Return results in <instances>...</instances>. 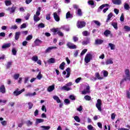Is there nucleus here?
I'll return each instance as SVG.
<instances>
[{
  "label": "nucleus",
  "instance_id": "obj_1",
  "mask_svg": "<svg viewBox=\"0 0 130 130\" xmlns=\"http://www.w3.org/2000/svg\"><path fill=\"white\" fill-rule=\"evenodd\" d=\"M41 11V7H39L38 8V10L36 13V14L34 16V20L35 22H39V21H40V18L39 17V16H40V11Z\"/></svg>",
  "mask_w": 130,
  "mask_h": 130
},
{
  "label": "nucleus",
  "instance_id": "obj_2",
  "mask_svg": "<svg viewBox=\"0 0 130 130\" xmlns=\"http://www.w3.org/2000/svg\"><path fill=\"white\" fill-rule=\"evenodd\" d=\"M125 73V77L124 79H123L121 82L120 84H122V83H123V81H130V72L129 70L128 69H125L124 71Z\"/></svg>",
  "mask_w": 130,
  "mask_h": 130
},
{
  "label": "nucleus",
  "instance_id": "obj_3",
  "mask_svg": "<svg viewBox=\"0 0 130 130\" xmlns=\"http://www.w3.org/2000/svg\"><path fill=\"white\" fill-rule=\"evenodd\" d=\"M51 32H53L54 34H56L57 33L59 36H60L61 37H63V33L59 31V28H53L51 29Z\"/></svg>",
  "mask_w": 130,
  "mask_h": 130
},
{
  "label": "nucleus",
  "instance_id": "obj_4",
  "mask_svg": "<svg viewBox=\"0 0 130 130\" xmlns=\"http://www.w3.org/2000/svg\"><path fill=\"white\" fill-rule=\"evenodd\" d=\"M66 71H63L62 75H63L64 78H70L71 76V68H68L66 70Z\"/></svg>",
  "mask_w": 130,
  "mask_h": 130
},
{
  "label": "nucleus",
  "instance_id": "obj_5",
  "mask_svg": "<svg viewBox=\"0 0 130 130\" xmlns=\"http://www.w3.org/2000/svg\"><path fill=\"white\" fill-rule=\"evenodd\" d=\"M91 59H92V55L91 53H87L85 57L84 61L86 63H88L91 61Z\"/></svg>",
  "mask_w": 130,
  "mask_h": 130
},
{
  "label": "nucleus",
  "instance_id": "obj_6",
  "mask_svg": "<svg viewBox=\"0 0 130 130\" xmlns=\"http://www.w3.org/2000/svg\"><path fill=\"white\" fill-rule=\"evenodd\" d=\"M101 105H102V101L100 99H98L97 101V103L95 104V106L96 108H98V110L100 112L102 111V108H101Z\"/></svg>",
  "mask_w": 130,
  "mask_h": 130
},
{
  "label": "nucleus",
  "instance_id": "obj_7",
  "mask_svg": "<svg viewBox=\"0 0 130 130\" xmlns=\"http://www.w3.org/2000/svg\"><path fill=\"white\" fill-rule=\"evenodd\" d=\"M85 26H86V22L84 21H78L77 23V27L80 29L83 28V27H85Z\"/></svg>",
  "mask_w": 130,
  "mask_h": 130
},
{
  "label": "nucleus",
  "instance_id": "obj_8",
  "mask_svg": "<svg viewBox=\"0 0 130 130\" xmlns=\"http://www.w3.org/2000/svg\"><path fill=\"white\" fill-rule=\"evenodd\" d=\"M22 92H25V89L23 88L22 90L19 91V89H17L13 92L14 96H19L20 94H22Z\"/></svg>",
  "mask_w": 130,
  "mask_h": 130
},
{
  "label": "nucleus",
  "instance_id": "obj_9",
  "mask_svg": "<svg viewBox=\"0 0 130 130\" xmlns=\"http://www.w3.org/2000/svg\"><path fill=\"white\" fill-rule=\"evenodd\" d=\"M67 46L70 49H77V46L71 42L67 43Z\"/></svg>",
  "mask_w": 130,
  "mask_h": 130
},
{
  "label": "nucleus",
  "instance_id": "obj_10",
  "mask_svg": "<svg viewBox=\"0 0 130 130\" xmlns=\"http://www.w3.org/2000/svg\"><path fill=\"white\" fill-rule=\"evenodd\" d=\"M89 93H90V86L89 85H87L86 89H84L82 91V94L83 95H86V94H88Z\"/></svg>",
  "mask_w": 130,
  "mask_h": 130
},
{
  "label": "nucleus",
  "instance_id": "obj_11",
  "mask_svg": "<svg viewBox=\"0 0 130 130\" xmlns=\"http://www.w3.org/2000/svg\"><path fill=\"white\" fill-rule=\"evenodd\" d=\"M108 64H113V58H110L106 60V66H108Z\"/></svg>",
  "mask_w": 130,
  "mask_h": 130
},
{
  "label": "nucleus",
  "instance_id": "obj_12",
  "mask_svg": "<svg viewBox=\"0 0 130 130\" xmlns=\"http://www.w3.org/2000/svg\"><path fill=\"white\" fill-rule=\"evenodd\" d=\"M56 48H57L56 47H49L45 50V53H49V52H50L52 49H56Z\"/></svg>",
  "mask_w": 130,
  "mask_h": 130
},
{
  "label": "nucleus",
  "instance_id": "obj_13",
  "mask_svg": "<svg viewBox=\"0 0 130 130\" xmlns=\"http://www.w3.org/2000/svg\"><path fill=\"white\" fill-rule=\"evenodd\" d=\"M54 18L56 22H59V16L57 15V13L56 12H54L53 13Z\"/></svg>",
  "mask_w": 130,
  "mask_h": 130
},
{
  "label": "nucleus",
  "instance_id": "obj_14",
  "mask_svg": "<svg viewBox=\"0 0 130 130\" xmlns=\"http://www.w3.org/2000/svg\"><path fill=\"white\" fill-rule=\"evenodd\" d=\"M25 97H32L33 96H36V92H34L33 93L31 92H28L27 93L24 94Z\"/></svg>",
  "mask_w": 130,
  "mask_h": 130
},
{
  "label": "nucleus",
  "instance_id": "obj_15",
  "mask_svg": "<svg viewBox=\"0 0 130 130\" xmlns=\"http://www.w3.org/2000/svg\"><path fill=\"white\" fill-rule=\"evenodd\" d=\"M112 2L114 5H117L118 6L121 5V0H112Z\"/></svg>",
  "mask_w": 130,
  "mask_h": 130
},
{
  "label": "nucleus",
  "instance_id": "obj_16",
  "mask_svg": "<svg viewBox=\"0 0 130 130\" xmlns=\"http://www.w3.org/2000/svg\"><path fill=\"white\" fill-rule=\"evenodd\" d=\"M108 47H110L111 50H115V45L113 43H109Z\"/></svg>",
  "mask_w": 130,
  "mask_h": 130
},
{
  "label": "nucleus",
  "instance_id": "obj_17",
  "mask_svg": "<svg viewBox=\"0 0 130 130\" xmlns=\"http://www.w3.org/2000/svg\"><path fill=\"white\" fill-rule=\"evenodd\" d=\"M7 11H9L10 14H12L13 13H15V11H16V7H12L11 8H9L7 9Z\"/></svg>",
  "mask_w": 130,
  "mask_h": 130
},
{
  "label": "nucleus",
  "instance_id": "obj_18",
  "mask_svg": "<svg viewBox=\"0 0 130 130\" xmlns=\"http://www.w3.org/2000/svg\"><path fill=\"white\" fill-rule=\"evenodd\" d=\"M0 92L3 94H5V93H6V87H5V85H2L0 87Z\"/></svg>",
  "mask_w": 130,
  "mask_h": 130
},
{
  "label": "nucleus",
  "instance_id": "obj_19",
  "mask_svg": "<svg viewBox=\"0 0 130 130\" xmlns=\"http://www.w3.org/2000/svg\"><path fill=\"white\" fill-rule=\"evenodd\" d=\"M61 89L64 91H70V90H72V87H70L67 85H65L62 87Z\"/></svg>",
  "mask_w": 130,
  "mask_h": 130
},
{
  "label": "nucleus",
  "instance_id": "obj_20",
  "mask_svg": "<svg viewBox=\"0 0 130 130\" xmlns=\"http://www.w3.org/2000/svg\"><path fill=\"white\" fill-rule=\"evenodd\" d=\"M11 47V43H8V44H4L2 46V49H6V48H9V47Z\"/></svg>",
  "mask_w": 130,
  "mask_h": 130
},
{
  "label": "nucleus",
  "instance_id": "obj_21",
  "mask_svg": "<svg viewBox=\"0 0 130 130\" xmlns=\"http://www.w3.org/2000/svg\"><path fill=\"white\" fill-rule=\"evenodd\" d=\"M41 43H42V41H41L39 39H36L35 41V44H36V45H37V46H38L39 45H40V44H41Z\"/></svg>",
  "mask_w": 130,
  "mask_h": 130
},
{
  "label": "nucleus",
  "instance_id": "obj_22",
  "mask_svg": "<svg viewBox=\"0 0 130 130\" xmlns=\"http://www.w3.org/2000/svg\"><path fill=\"white\" fill-rule=\"evenodd\" d=\"M113 16V14H112V13H110L108 15V17H107V19L106 20V22L107 23H108V22H109V21H110V20L111 19V18H112Z\"/></svg>",
  "mask_w": 130,
  "mask_h": 130
},
{
  "label": "nucleus",
  "instance_id": "obj_23",
  "mask_svg": "<svg viewBox=\"0 0 130 130\" xmlns=\"http://www.w3.org/2000/svg\"><path fill=\"white\" fill-rule=\"evenodd\" d=\"M5 4L6 7H9L12 5V1L11 0H6L5 1Z\"/></svg>",
  "mask_w": 130,
  "mask_h": 130
},
{
  "label": "nucleus",
  "instance_id": "obj_24",
  "mask_svg": "<svg viewBox=\"0 0 130 130\" xmlns=\"http://www.w3.org/2000/svg\"><path fill=\"white\" fill-rule=\"evenodd\" d=\"M102 43H103V40H102L98 39V40H96L95 41V44L96 45L102 44Z\"/></svg>",
  "mask_w": 130,
  "mask_h": 130
},
{
  "label": "nucleus",
  "instance_id": "obj_25",
  "mask_svg": "<svg viewBox=\"0 0 130 130\" xmlns=\"http://www.w3.org/2000/svg\"><path fill=\"white\" fill-rule=\"evenodd\" d=\"M111 25L113 26V27L115 29V30H117L118 29V27L117 26V22H111Z\"/></svg>",
  "mask_w": 130,
  "mask_h": 130
},
{
  "label": "nucleus",
  "instance_id": "obj_26",
  "mask_svg": "<svg viewBox=\"0 0 130 130\" xmlns=\"http://www.w3.org/2000/svg\"><path fill=\"white\" fill-rule=\"evenodd\" d=\"M48 63H55V59L53 58H51L47 60Z\"/></svg>",
  "mask_w": 130,
  "mask_h": 130
},
{
  "label": "nucleus",
  "instance_id": "obj_27",
  "mask_svg": "<svg viewBox=\"0 0 130 130\" xmlns=\"http://www.w3.org/2000/svg\"><path fill=\"white\" fill-rule=\"evenodd\" d=\"M53 90H54V85H51L47 89L48 92H52Z\"/></svg>",
  "mask_w": 130,
  "mask_h": 130
},
{
  "label": "nucleus",
  "instance_id": "obj_28",
  "mask_svg": "<svg viewBox=\"0 0 130 130\" xmlns=\"http://www.w3.org/2000/svg\"><path fill=\"white\" fill-rule=\"evenodd\" d=\"M53 99L55 100L57 103H60L61 101H60V99H59V98H58V96L55 95L53 96Z\"/></svg>",
  "mask_w": 130,
  "mask_h": 130
},
{
  "label": "nucleus",
  "instance_id": "obj_29",
  "mask_svg": "<svg viewBox=\"0 0 130 130\" xmlns=\"http://www.w3.org/2000/svg\"><path fill=\"white\" fill-rule=\"evenodd\" d=\"M20 34H21V32H16L15 33V40H18L19 39Z\"/></svg>",
  "mask_w": 130,
  "mask_h": 130
},
{
  "label": "nucleus",
  "instance_id": "obj_30",
  "mask_svg": "<svg viewBox=\"0 0 130 130\" xmlns=\"http://www.w3.org/2000/svg\"><path fill=\"white\" fill-rule=\"evenodd\" d=\"M72 18H73V15L71 14L70 12H68L66 14V19H72Z\"/></svg>",
  "mask_w": 130,
  "mask_h": 130
},
{
  "label": "nucleus",
  "instance_id": "obj_31",
  "mask_svg": "<svg viewBox=\"0 0 130 130\" xmlns=\"http://www.w3.org/2000/svg\"><path fill=\"white\" fill-rule=\"evenodd\" d=\"M105 7H109V5L106 4H103V5H101L99 7V11L100 12V10H102L103 9V8H105Z\"/></svg>",
  "mask_w": 130,
  "mask_h": 130
},
{
  "label": "nucleus",
  "instance_id": "obj_32",
  "mask_svg": "<svg viewBox=\"0 0 130 130\" xmlns=\"http://www.w3.org/2000/svg\"><path fill=\"white\" fill-rule=\"evenodd\" d=\"M64 66H66V63L64 62H62L59 66V69L60 70H64Z\"/></svg>",
  "mask_w": 130,
  "mask_h": 130
},
{
  "label": "nucleus",
  "instance_id": "obj_33",
  "mask_svg": "<svg viewBox=\"0 0 130 130\" xmlns=\"http://www.w3.org/2000/svg\"><path fill=\"white\" fill-rule=\"evenodd\" d=\"M95 78H97L98 80H102L103 79V77L100 76V74L98 73H96L95 74Z\"/></svg>",
  "mask_w": 130,
  "mask_h": 130
},
{
  "label": "nucleus",
  "instance_id": "obj_34",
  "mask_svg": "<svg viewBox=\"0 0 130 130\" xmlns=\"http://www.w3.org/2000/svg\"><path fill=\"white\" fill-rule=\"evenodd\" d=\"M31 60H32V61H35V62H36V61L38 60V56L36 55L33 56L31 58Z\"/></svg>",
  "mask_w": 130,
  "mask_h": 130
},
{
  "label": "nucleus",
  "instance_id": "obj_35",
  "mask_svg": "<svg viewBox=\"0 0 130 130\" xmlns=\"http://www.w3.org/2000/svg\"><path fill=\"white\" fill-rule=\"evenodd\" d=\"M44 120L43 119H36V123L38 124V123H41V122H43Z\"/></svg>",
  "mask_w": 130,
  "mask_h": 130
},
{
  "label": "nucleus",
  "instance_id": "obj_36",
  "mask_svg": "<svg viewBox=\"0 0 130 130\" xmlns=\"http://www.w3.org/2000/svg\"><path fill=\"white\" fill-rule=\"evenodd\" d=\"M110 33L111 32L109 30H106L104 32V34L105 36H106V37H108V35H110Z\"/></svg>",
  "mask_w": 130,
  "mask_h": 130
},
{
  "label": "nucleus",
  "instance_id": "obj_37",
  "mask_svg": "<svg viewBox=\"0 0 130 130\" xmlns=\"http://www.w3.org/2000/svg\"><path fill=\"white\" fill-rule=\"evenodd\" d=\"M92 23H94L95 25H98V27H100L101 26V24L100 23V22L97 21V20H93L92 21Z\"/></svg>",
  "mask_w": 130,
  "mask_h": 130
},
{
  "label": "nucleus",
  "instance_id": "obj_38",
  "mask_svg": "<svg viewBox=\"0 0 130 130\" xmlns=\"http://www.w3.org/2000/svg\"><path fill=\"white\" fill-rule=\"evenodd\" d=\"M42 77H43V76L41 74V72H40L39 74L37 76V79H38V80H40L41 79H42Z\"/></svg>",
  "mask_w": 130,
  "mask_h": 130
},
{
  "label": "nucleus",
  "instance_id": "obj_39",
  "mask_svg": "<svg viewBox=\"0 0 130 130\" xmlns=\"http://www.w3.org/2000/svg\"><path fill=\"white\" fill-rule=\"evenodd\" d=\"M124 9L126 10H128L130 9L129 5L128 4L125 3L124 5Z\"/></svg>",
  "mask_w": 130,
  "mask_h": 130
},
{
  "label": "nucleus",
  "instance_id": "obj_40",
  "mask_svg": "<svg viewBox=\"0 0 130 130\" xmlns=\"http://www.w3.org/2000/svg\"><path fill=\"white\" fill-rule=\"evenodd\" d=\"M90 43V39H87L86 41H84L82 42L83 45H87Z\"/></svg>",
  "mask_w": 130,
  "mask_h": 130
},
{
  "label": "nucleus",
  "instance_id": "obj_41",
  "mask_svg": "<svg viewBox=\"0 0 130 130\" xmlns=\"http://www.w3.org/2000/svg\"><path fill=\"white\" fill-rule=\"evenodd\" d=\"M19 77H20V74H15L13 76V78L14 80H18V79H19Z\"/></svg>",
  "mask_w": 130,
  "mask_h": 130
},
{
  "label": "nucleus",
  "instance_id": "obj_42",
  "mask_svg": "<svg viewBox=\"0 0 130 130\" xmlns=\"http://www.w3.org/2000/svg\"><path fill=\"white\" fill-rule=\"evenodd\" d=\"M87 4H88L89 6H95V3H94V1L92 0L88 1Z\"/></svg>",
  "mask_w": 130,
  "mask_h": 130
},
{
  "label": "nucleus",
  "instance_id": "obj_43",
  "mask_svg": "<svg viewBox=\"0 0 130 130\" xmlns=\"http://www.w3.org/2000/svg\"><path fill=\"white\" fill-rule=\"evenodd\" d=\"M87 128L88 130H96V129L94 128L92 125H88L87 126Z\"/></svg>",
  "mask_w": 130,
  "mask_h": 130
},
{
  "label": "nucleus",
  "instance_id": "obj_44",
  "mask_svg": "<svg viewBox=\"0 0 130 130\" xmlns=\"http://www.w3.org/2000/svg\"><path fill=\"white\" fill-rule=\"evenodd\" d=\"M12 52L13 54V55H17V50L16 48H13L12 50Z\"/></svg>",
  "mask_w": 130,
  "mask_h": 130
},
{
  "label": "nucleus",
  "instance_id": "obj_45",
  "mask_svg": "<svg viewBox=\"0 0 130 130\" xmlns=\"http://www.w3.org/2000/svg\"><path fill=\"white\" fill-rule=\"evenodd\" d=\"M83 36H89L90 35V32H88L87 31H84L82 32Z\"/></svg>",
  "mask_w": 130,
  "mask_h": 130
},
{
  "label": "nucleus",
  "instance_id": "obj_46",
  "mask_svg": "<svg viewBox=\"0 0 130 130\" xmlns=\"http://www.w3.org/2000/svg\"><path fill=\"white\" fill-rule=\"evenodd\" d=\"M77 15H78L80 17H81V16H82V10L80 9H78L77 10Z\"/></svg>",
  "mask_w": 130,
  "mask_h": 130
},
{
  "label": "nucleus",
  "instance_id": "obj_47",
  "mask_svg": "<svg viewBox=\"0 0 130 130\" xmlns=\"http://www.w3.org/2000/svg\"><path fill=\"white\" fill-rule=\"evenodd\" d=\"M32 38H33V36H32V35H28L26 38V40L27 41H29L30 40H31V39H32Z\"/></svg>",
  "mask_w": 130,
  "mask_h": 130
},
{
  "label": "nucleus",
  "instance_id": "obj_48",
  "mask_svg": "<svg viewBox=\"0 0 130 130\" xmlns=\"http://www.w3.org/2000/svg\"><path fill=\"white\" fill-rule=\"evenodd\" d=\"M38 28H44L45 25L44 23H41L38 24Z\"/></svg>",
  "mask_w": 130,
  "mask_h": 130
},
{
  "label": "nucleus",
  "instance_id": "obj_49",
  "mask_svg": "<svg viewBox=\"0 0 130 130\" xmlns=\"http://www.w3.org/2000/svg\"><path fill=\"white\" fill-rule=\"evenodd\" d=\"M124 29L125 31H127V32L130 31V27L128 26L125 25L124 26Z\"/></svg>",
  "mask_w": 130,
  "mask_h": 130
},
{
  "label": "nucleus",
  "instance_id": "obj_50",
  "mask_svg": "<svg viewBox=\"0 0 130 130\" xmlns=\"http://www.w3.org/2000/svg\"><path fill=\"white\" fill-rule=\"evenodd\" d=\"M84 99H85V100L87 101H90V100H91V96L89 95H85L84 96Z\"/></svg>",
  "mask_w": 130,
  "mask_h": 130
},
{
  "label": "nucleus",
  "instance_id": "obj_51",
  "mask_svg": "<svg viewBox=\"0 0 130 130\" xmlns=\"http://www.w3.org/2000/svg\"><path fill=\"white\" fill-rule=\"evenodd\" d=\"M74 119L77 122H80V121H81V120L80 119V118L77 116H76L74 117Z\"/></svg>",
  "mask_w": 130,
  "mask_h": 130
},
{
  "label": "nucleus",
  "instance_id": "obj_52",
  "mask_svg": "<svg viewBox=\"0 0 130 130\" xmlns=\"http://www.w3.org/2000/svg\"><path fill=\"white\" fill-rule=\"evenodd\" d=\"M10 29L11 30H16V29H18V26L16 25H12L11 26V27L10 28Z\"/></svg>",
  "mask_w": 130,
  "mask_h": 130
},
{
  "label": "nucleus",
  "instance_id": "obj_53",
  "mask_svg": "<svg viewBox=\"0 0 130 130\" xmlns=\"http://www.w3.org/2000/svg\"><path fill=\"white\" fill-rule=\"evenodd\" d=\"M81 80H82V78H81V77L77 78L75 80V83H76V84H79V83H80V82L81 81Z\"/></svg>",
  "mask_w": 130,
  "mask_h": 130
},
{
  "label": "nucleus",
  "instance_id": "obj_54",
  "mask_svg": "<svg viewBox=\"0 0 130 130\" xmlns=\"http://www.w3.org/2000/svg\"><path fill=\"white\" fill-rule=\"evenodd\" d=\"M12 62H8L7 64L6 65L7 69H10L11 66H12Z\"/></svg>",
  "mask_w": 130,
  "mask_h": 130
},
{
  "label": "nucleus",
  "instance_id": "obj_55",
  "mask_svg": "<svg viewBox=\"0 0 130 130\" xmlns=\"http://www.w3.org/2000/svg\"><path fill=\"white\" fill-rule=\"evenodd\" d=\"M1 123L4 126H6V125H7V124H8V122H7V121H3L1 122Z\"/></svg>",
  "mask_w": 130,
  "mask_h": 130
},
{
  "label": "nucleus",
  "instance_id": "obj_56",
  "mask_svg": "<svg viewBox=\"0 0 130 130\" xmlns=\"http://www.w3.org/2000/svg\"><path fill=\"white\" fill-rule=\"evenodd\" d=\"M28 105L29 109H31L32 107H33V103H32L31 102H29L28 103Z\"/></svg>",
  "mask_w": 130,
  "mask_h": 130
},
{
  "label": "nucleus",
  "instance_id": "obj_57",
  "mask_svg": "<svg viewBox=\"0 0 130 130\" xmlns=\"http://www.w3.org/2000/svg\"><path fill=\"white\" fill-rule=\"evenodd\" d=\"M69 98H70V99H71V100H73V101L76 100V97H75L74 95H70L69 96Z\"/></svg>",
  "mask_w": 130,
  "mask_h": 130
},
{
  "label": "nucleus",
  "instance_id": "obj_58",
  "mask_svg": "<svg viewBox=\"0 0 130 130\" xmlns=\"http://www.w3.org/2000/svg\"><path fill=\"white\" fill-rule=\"evenodd\" d=\"M28 81H29V77H26L24 78V84H27L28 83Z\"/></svg>",
  "mask_w": 130,
  "mask_h": 130
},
{
  "label": "nucleus",
  "instance_id": "obj_59",
  "mask_svg": "<svg viewBox=\"0 0 130 130\" xmlns=\"http://www.w3.org/2000/svg\"><path fill=\"white\" fill-rule=\"evenodd\" d=\"M77 111H79V112H81L82 110H83V107L82 106H80L79 108H77Z\"/></svg>",
  "mask_w": 130,
  "mask_h": 130
},
{
  "label": "nucleus",
  "instance_id": "obj_60",
  "mask_svg": "<svg viewBox=\"0 0 130 130\" xmlns=\"http://www.w3.org/2000/svg\"><path fill=\"white\" fill-rule=\"evenodd\" d=\"M7 101V100H0V104H6Z\"/></svg>",
  "mask_w": 130,
  "mask_h": 130
},
{
  "label": "nucleus",
  "instance_id": "obj_61",
  "mask_svg": "<svg viewBox=\"0 0 130 130\" xmlns=\"http://www.w3.org/2000/svg\"><path fill=\"white\" fill-rule=\"evenodd\" d=\"M87 50L86 49H84L81 53L80 55H84L85 53L87 52Z\"/></svg>",
  "mask_w": 130,
  "mask_h": 130
},
{
  "label": "nucleus",
  "instance_id": "obj_62",
  "mask_svg": "<svg viewBox=\"0 0 130 130\" xmlns=\"http://www.w3.org/2000/svg\"><path fill=\"white\" fill-rule=\"evenodd\" d=\"M104 77H107L108 76V72L106 71H103Z\"/></svg>",
  "mask_w": 130,
  "mask_h": 130
},
{
  "label": "nucleus",
  "instance_id": "obj_63",
  "mask_svg": "<svg viewBox=\"0 0 130 130\" xmlns=\"http://www.w3.org/2000/svg\"><path fill=\"white\" fill-rule=\"evenodd\" d=\"M26 123L27 125H32L33 123L32 122H31L30 120H27L26 122Z\"/></svg>",
  "mask_w": 130,
  "mask_h": 130
},
{
  "label": "nucleus",
  "instance_id": "obj_64",
  "mask_svg": "<svg viewBox=\"0 0 130 130\" xmlns=\"http://www.w3.org/2000/svg\"><path fill=\"white\" fill-rule=\"evenodd\" d=\"M42 111H45V112H46V107H45V106L43 105L42 107Z\"/></svg>",
  "mask_w": 130,
  "mask_h": 130
}]
</instances>
